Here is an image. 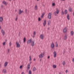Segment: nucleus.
<instances>
[{
  "label": "nucleus",
  "instance_id": "obj_1",
  "mask_svg": "<svg viewBox=\"0 0 74 74\" xmlns=\"http://www.w3.org/2000/svg\"><path fill=\"white\" fill-rule=\"evenodd\" d=\"M56 11H55L54 12V14L56 15V14H59V10H58V8L56 9Z\"/></svg>",
  "mask_w": 74,
  "mask_h": 74
},
{
  "label": "nucleus",
  "instance_id": "obj_2",
  "mask_svg": "<svg viewBox=\"0 0 74 74\" xmlns=\"http://www.w3.org/2000/svg\"><path fill=\"white\" fill-rule=\"evenodd\" d=\"M45 53L43 52L42 53H41L39 56L40 58H42L44 56Z\"/></svg>",
  "mask_w": 74,
  "mask_h": 74
},
{
  "label": "nucleus",
  "instance_id": "obj_3",
  "mask_svg": "<svg viewBox=\"0 0 74 74\" xmlns=\"http://www.w3.org/2000/svg\"><path fill=\"white\" fill-rule=\"evenodd\" d=\"M16 47L17 48H19L21 46L20 45V44H19V43L18 42H16Z\"/></svg>",
  "mask_w": 74,
  "mask_h": 74
},
{
  "label": "nucleus",
  "instance_id": "obj_4",
  "mask_svg": "<svg viewBox=\"0 0 74 74\" xmlns=\"http://www.w3.org/2000/svg\"><path fill=\"white\" fill-rule=\"evenodd\" d=\"M51 15H52V14L50 13H49V14H48V18H49V19H51Z\"/></svg>",
  "mask_w": 74,
  "mask_h": 74
},
{
  "label": "nucleus",
  "instance_id": "obj_5",
  "mask_svg": "<svg viewBox=\"0 0 74 74\" xmlns=\"http://www.w3.org/2000/svg\"><path fill=\"white\" fill-rule=\"evenodd\" d=\"M32 41V39L31 38L29 40H28L27 42V44L28 45L29 44L31 43V42Z\"/></svg>",
  "mask_w": 74,
  "mask_h": 74
},
{
  "label": "nucleus",
  "instance_id": "obj_6",
  "mask_svg": "<svg viewBox=\"0 0 74 74\" xmlns=\"http://www.w3.org/2000/svg\"><path fill=\"white\" fill-rule=\"evenodd\" d=\"M18 13L19 14H21L22 13H24L23 12V11H21V10H19Z\"/></svg>",
  "mask_w": 74,
  "mask_h": 74
},
{
  "label": "nucleus",
  "instance_id": "obj_7",
  "mask_svg": "<svg viewBox=\"0 0 74 74\" xmlns=\"http://www.w3.org/2000/svg\"><path fill=\"white\" fill-rule=\"evenodd\" d=\"M40 38L42 40L44 39V35L41 34L40 36Z\"/></svg>",
  "mask_w": 74,
  "mask_h": 74
},
{
  "label": "nucleus",
  "instance_id": "obj_8",
  "mask_svg": "<svg viewBox=\"0 0 74 74\" xmlns=\"http://www.w3.org/2000/svg\"><path fill=\"white\" fill-rule=\"evenodd\" d=\"M2 3L4 4V5H7L8 3L7 2H5V1H3L2 2Z\"/></svg>",
  "mask_w": 74,
  "mask_h": 74
},
{
  "label": "nucleus",
  "instance_id": "obj_9",
  "mask_svg": "<svg viewBox=\"0 0 74 74\" xmlns=\"http://www.w3.org/2000/svg\"><path fill=\"white\" fill-rule=\"evenodd\" d=\"M51 48H54L55 47V44L53 43V42H52L51 45Z\"/></svg>",
  "mask_w": 74,
  "mask_h": 74
},
{
  "label": "nucleus",
  "instance_id": "obj_10",
  "mask_svg": "<svg viewBox=\"0 0 74 74\" xmlns=\"http://www.w3.org/2000/svg\"><path fill=\"white\" fill-rule=\"evenodd\" d=\"M54 58H56V51H54Z\"/></svg>",
  "mask_w": 74,
  "mask_h": 74
},
{
  "label": "nucleus",
  "instance_id": "obj_11",
  "mask_svg": "<svg viewBox=\"0 0 74 74\" xmlns=\"http://www.w3.org/2000/svg\"><path fill=\"white\" fill-rule=\"evenodd\" d=\"M2 73L4 74H5L7 73V70L5 69H4L3 70Z\"/></svg>",
  "mask_w": 74,
  "mask_h": 74
},
{
  "label": "nucleus",
  "instance_id": "obj_12",
  "mask_svg": "<svg viewBox=\"0 0 74 74\" xmlns=\"http://www.w3.org/2000/svg\"><path fill=\"white\" fill-rule=\"evenodd\" d=\"M31 45L32 47H33L34 45V41H33L31 42Z\"/></svg>",
  "mask_w": 74,
  "mask_h": 74
},
{
  "label": "nucleus",
  "instance_id": "obj_13",
  "mask_svg": "<svg viewBox=\"0 0 74 74\" xmlns=\"http://www.w3.org/2000/svg\"><path fill=\"white\" fill-rule=\"evenodd\" d=\"M27 68L28 70H29L30 69V66L29 64L27 66Z\"/></svg>",
  "mask_w": 74,
  "mask_h": 74
},
{
  "label": "nucleus",
  "instance_id": "obj_14",
  "mask_svg": "<svg viewBox=\"0 0 74 74\" xmlns=\"http://www.w3.org/2000/svg\"><path fill=\"white\" fill-rule=\"evenodd\" d=\"M1 32L3 36H4L5 34V32H4V31L3 30H2Z\"/></svg>",
  "mask_w": 74,
  "mask_h": 74
},
{
  "label": "nucleus",
  "instance_id": "obj_15",
  "mask_svg": "<svg viewBox=\"0 0 74 74\" xmlns=\"http://www.w3.org/2000/svg\"><path fill=\"white\" fill-rule=\"evenodd\" d=\"M64 33H66L67 32V28H65L63 30Z\"/></svg>",
  "mask_w": 74,
  "mask_h": 74
},
{
  "label": "nucleus",
  "instance_id": "obj_16",
  "mask_svg": "<svg viewBox=\"0 0 74 74\" xmlns=\"http://www.w3.org/2000/svg\"><path fill=\"white\" fill-rule=\"evenodd\" d=\"M3 17H0V21H1V22H3Z\"/></svg>",
  "mask_w": 74,
  "mask_h": 74
},
{
  "label": "nucleus",
  "instance_id": "obj_17",
  "mask_svg": "<svg viewBox=\"0 0 74 74\" xmlns=\"http://www.w3.org/2000/svg\"><path fill=\"white\" fill-rule=\"evenodd\" d=\"M67 18L69 21V20L70 19V15L69 14H67Z\"/></svg>",
  "mask_w": 74,
  "mask_h": 74
},
{
  "label": "nucleus",
  "instance_id": "obj_18",
  "mask_svg": "<svg viewBox=\"0 0 74 74\" xmlns=\"http://www.w3.org/2000/svg\"><path fill=\"white\" fill-rule=\"evenodd\" d=\"M8 64V62H6L4 64V66L5 67H6L7 66V64Z\"/></svg>",
  "mask_w": 74,
  "mask_h": 74
},
{
  "label": "nucleus",
  "instance_id": "obj_19",
  "mask_svg": "<svg viewBox=\"0 0 74 74\" xmlns=\"http://www.w3.org/2000/svg\"><path fill=\"white\" fill-rule=\"evenodd\" d=\"M46 20H45L44 21V22L43 23V25H44V26L45 27V25H46Z\"/></svg>",
  "mask_w": 74,
  "mask_h": 74
},
{
  "label": "nucleus",
  "instance_id": "obj_20",
  "mask_svg": "<svg viewBox=\"0 0 74 74\" xmlns=\"http://www.w3.org/2000/svg\"><path fill=\"white\" fill-rule=\"evenodd\" d=\"M51 21L49 20L48 22V25H50L51 24Z\"/></svg>",
  "mask_w": 74,
  "mask_h": 74
},
{
  "label": "nucleus",
  "instance_id": "obj_21",
  "mask_svg": "<svg viewBox=\"0 0 74 74\" xmlns=\"http://www.w3.org/2000/svg\"><path fill=\"white\" fill-rule=\"evenodd\" d=\"M64 14H65V15H66V14H67V10H65Z\"/></svg>",
  "mask_w": 74,
  "mask_h": 74
},
{
  "label": "nucleus",
  "instance_id": "obj_22",
  "mask_svg": "<svg viewBox=\"0 0 74 74\" xmlns=\"http://www.w3.org/2000/svg\"><path fill=\"white\" fill-rule=\"evenodd\" d=\"M36 70V67H34L33 68V71H35Z\"/></svg>",
  "mask_w": 74,
  "mask_h": 74
},
{
  "label": "nucleus",
  "instance_id": "obj_23",
  "mask_svg": "<svg viewBox=\"0 0 74 74\" xmlns=\"http://www.w3.org/2000/svg\"><path fill=\"white\" fill-rule=\"evenodd\" d=\"M67 38V35H66L65 36H64V40H66V39Z\"/></svg>",
  "mask_w": 74,
  "mask_h": 74
},
{
  "label": "nucleus",
  "instance_id": "obj_24",
  "mask_svg": "<svg viewBox=\"0 0 74 74\" xmlns=\"http://www.w3.org/2000/svg\"><path fill=\"white\" fill-rule=\"evenodd\" d=\"M34 9L35 10H37V5H35Z\"/></svg>",
  "mask_w": 74,
  "mask_h": 74
},
{
  "label": "nucleus",
  "instance_id": "obj_25",
  "mask_svg": "<svg viewBox=\"0 0 74 74\" xmlns=\"http://www.w3.org/2000/svg\"><path fill=\"white\" fill-rule=\"evenodd\" d=\"M53 67L54 69H56V65H53Z\"/></svg>",
  "mask_w": 74,
  "mask_h": 74
},
{
  "label": "nucleus",
  "instance_id": "obj_26",
  "mask_svg": "<svg viewBox=\"0 0 74 74\" xmlns=\"http://www.w3.org/2000/svg\"><path fill=\"white\" fill-rule=\"evenodd\" d=\"M71 36H73V34H74V32L73 31L71 32Z\"/></svg>",
  "mask_w": 74,
  "mask_h": 74
},
{
  "label": "nucleus",
  "instance_id": "obj_27",
  "mask_svg": "<svg viewBox=\"0 0 74 74\" xmlns=\"http://www.w3.org/2000/svg\"><path fill=\"white\" fill-rule=\"evenodd\" d=\"M44 13H43L41 16V18H43V17H44Z\"/></svg>",
  "mask_w": 74,
  "mask_h": 74
},
{
  "label": "nucleus",
  "instance_id": "obj_28",
  "mask_svg": "<svg viewBox=\"0 0 74 74\" xmlns=\"http://www.w3.org/2000/svg\"><path fill=\"white\" fill-rule=\"evenodd\" d=\"M32 71H31V70H29V74H32Z\"/></svg>",
  "mask_w": 74,
  "mask_h": 74
},
{
  "label": "nucleus",
  "instance_id": "obj_29",
  "mask_svg": "<svg viewBox=\"0 0 74 74\" xmlns=\"http://www.w3.org/2000/svg\"><path fill=\"white\" fill-rule=\"evenodd\" d=\"M29 58L30 59L29 60V61H31L32 60V56H29Z\"/></svg>",
  "mask_w": 74,
  "mask_h": 74
},
{
  "label": "nucleus",
  "instance_id": "obj_30",
  "mask_svg": "<svg viewBox=\"0 0 74 74\" xmlns=\"http://www.w3.org/2000/svg\"><path fill=\"white\" fill-rule=\"evenodd\" d=\"M64 13L63 11H62V12H61V15H64Z\"/></svg>",
  "mask_w": 74,
  "mask_h": 74
},
{
  "label": "nucleus",
  "instance_id": "obj_31",
  "mask_svg": "<svg viewBox=\"0 0 74 74\" xmlns=\"http://www.w3.org/2000/svg\"><path fill=\"white\" fill-rule=\"evenodd\" d=\"M23 41L24 42H26V38H24Z\"/></svg>",
  "mask_w": 74,
  "mask_h": 74
},
{
  "label": "nucleus",
  "instance_id": "obj_32",
  "mask_svg": "<svg viewBox=\"0 0 74 74\" xmlns=\"http://www.w3.org/2000/svg\"><path fill=\"white\" fill-rule=\"evenodd\" d=\"M69 10L70 12H71L72 11V9L71 8H70Z\"/></svg>",
  "mask_w": 74,
  "mask_h": 74
},
{
  "label": "nucleus",
  "instance_id": "obj_33",
  "mask_svg": "<svg viewBox=\"0 0 74 74\" xmlns=\"http://www.w3.org/2000/svg\"><path fill=\"white\" fill-rule=\"evenodd\" d=\"M56 47H58V43L57 42H56Z\"/></svg>",
  "mask_w": 74,
  "mask_h": 74
},
{
  "label": "nucleus",
  "instance_id": "obj_34",
  "mask_svg": "<svg viewBox=\"0 0 74 74\" xmlns=\"http://www.w3.org/2000/svg\"><path fill=\"white\" fill-rule=\"evenodd\" d=\"M65 63H66L64 61L63 62V65L64 66V65H65Z\"/></svg>",
  "mask_w": 74,
  "mask_h": 74
},
{
  "label": "nucleus",
  "instance_id": "obj_35",
  "mask_svg": "<svg viewBox=\"0 0 74 74\" xmlns=\"http://www.w3.org/2000/svg\"><path fill=\"white\" fill-rule=\"evenodd\" d=\"M52 5L53 6H55V4L54 3H53V4H52Z\"/></svg>",
  "mask_w": 74,
  "mask_h": 74
},
{
  "label": "nucleus",
  "instance_id": "obj_36",
  "mask_svg": "<svg viewBox=\"0 0 74 74\" xmlns=\"http://www.w3.org/2000/svg\"><path fill=\"white\" fill-rule=\"evenodd\" d=\"M36 32L35 31V32H34V34H34V35H36Z\"/></svg>",
  "mask_w": 74,
  "mask_h": 74
},
{
  "label": "nucleus",
  "instance_id": "obj_37",
  "mask_svg": "<svg viewBox=\"0 0 74 74\" xmlns=\"http://www.w3.org/2000/svg\"><path fill=\"white\" fill-rule=\"evenodd\" d=\"M38 21H41V18H40V17L39 18Z\"/></svg>",
  "mask_w": 74,
  "mask_h": 74
},
{
  "label": "nucleus",
  "instance_id": "obj_38",
  "mask_svg": "<svg viewBox=\"0 0 74 74\" xmlns=\"http://www.w3.org/2000/svg\"><path fill=\"white\" fill-rule=\"evenodd\" d=\"M23 66L22 65L21 66H20V69H22V66Z\"/></svg>",
  "mask_w": 74,
  "mask_h": 74
},
{
  "label": "nucleus",
  "instance_id": "obj_39",
  "mask_svg": "<svg viewBox=\"0 0 74 74\" xmlns=\"http://www.w3.org/2000/svg\"><path fill=\"white\" fill-rule=\"evenodd\" d=\"M3 45H5V42H4L3 44Z\"/></svg>",
  "mask_w": 74,
  "mask_h": 74
},
{
  "label": "nucleus",
  "instance_id": "obj_40",
  "mask_svg": "<svg viewBox=\"0 0 74 74\" xmlns=\"http://www.w3.org/2000/svg\"><path fill=\"white\" fill-rule=\"evenodd\" d=\"M10 49H8V53H9V52H10Z\"/></svg>",
  "mask_w": 74,
  "mask_h": 74
},
{
  "label": "nucleus",
  "instance_id": "obj_41",
  "mask_svg": "<svg viewBox=\"0 0 74 74\" xmlns=\"http://www.w3.org/2000/svg\"><path fill=\"white\" fill-rule=\"evenodd\" d=\"M11 42L10 43V46L11 47Z\"/></svg>",
  "mask_w": 74,
  "mask_h": 74
},
{
  "label": "nucleus",
  "instance_id": "obj_42",
  "mask_svg": "<svg viewBox=\"0 0 74 74\" xmlns=\"http://www.w3.org/2000/svg\"><path fill=\"white\" fill-rule=\"evenodd\" d=\"M67 72H68V70H66L65 71V72L66 73H67Z\"/></svg>",
  "mask_w": 74,
  "mask_h": 74
},
{
  "label": "nucleus",
  "instance_id": "obj_43",
  "mask_svg": "<svg viewBox=\"0 0 74 74\" xmlns=\"http://www.w3.org/2000/svg\"><path fill=\"white\" fill-rule=\"evenodd\" d=\"M17 20H18V18L16 17V21H17Z\"/></svg>",
  "mask_w": 74,
  "mask_h": 74
},
{
  "label": "nucleus",
  "instance_id": "obj_44",
  "mask_svg": "<svg viewBox=\"0 0 74 74\" xmlns=\"http://www.w3.org/2000/svg\"><path fill=\"white\" fill-rule=\"evenodd\" d=\"M72 61L73 62H74V58H73Z\"/></svg>",
  "mask_w": 74,
  "mask_h": 74
},
{
  "label": "nucleus",
  "instance_id": "obj_45",
  "mask_svg": "<svg viewBox=\"0 0 74 74\" xmlns=\"http://www.w3.org/2000/svg\"><path fill=\"white\" fill-rule=\"evenodd\" d=\"M32 37H33V38L35 37V35H33V36H32Z\"/></svg>",
  "mask_w": 74,
  "mask_h": 74
},
{
  "label": "nucleus",
  "instance_id": "obj_46",
  "mask_svg": "<svg viewBox=\"0 0 74 74\" xmlns=\"http://www.w3.org/2000/svg\"><path fill=\"white\" fill-rule=\"evenodd\" d=\"M1 7H2V8H3V7H4V6L3 5H1Z\"/></svg>",
  "mask_w": 74,
  "mask_h": 74
},
{
  "label": "nucleus",
  "instance_id": "obj_47",
  "mask_svg": "<svg viewBox=\"0 0 74 74\" xmlns=\"http://www.w3.org/2000/svg\"><path fill=\"white\" fill-rule=\"evenodd\" d=\"M27 9L25 10V12L26 13H27Z\"/></svg>",
  "mask_w": 74,
  "mask_h": 74
},
{
  "label": "nucleus",
  "instance_id": "obj_48",
  "mask_svg": "<svg viewBox=\"0 0 74 74\" xmlns=\"http://www.w3.org/2000/svg\"><path fill=\"white\" fill-rule=\"evenodd\" d=\"M19 42L20 43V44H21V40H19Z\"/></svg>",
  "mask_w": 74,
  "mask_h": 74
},
{
  "label": "nucleus",
  "instance_id": "obj_49",
  "mask_svg": "<svg viewBox=\"0 0 74 74\" xmlns=\"http://www.w3.org/2000/svg\"><path fill=\"white\" fill-rule=\"evenodd\" d=\"M65 51H64L63 52V54H64V53H65Z\"/></svg>",
  "mask_w": 74,
  "mask_h": 74
},
{
  "label": "nucleus",
  "instance_id": "obj_50",
  "mask_svg": "<svg viewBox=\"0 0 74 74\" xmlns=\"http://www.w3.org/2000/svg\"><path fill=\"white\" fill-rule=\"evenodd\" d=\"M21 74H25V73H24V72H23Z\"/></svg>",
  "mask_w": 74,
  "mask_h": 74
},
{
  "label": "nucleus",
  "instance_id": "obj_51",
  "mask_svg": "<svg viewBox=\"0 0 74 74\" xmlns=\"http://www.w3.org/2000/svg\"><path fill=\"white\" fill-rule=\"evenodd\" d=\"M20 34H21V32H20L19 34V36H20Z\"/></svg>",
  "mask_w": 74,
  "mask_h": 74
},
{
  "label": "nucleus",
  "instance_id": "obj_52",
  "mask_svg": "<svg viewBox=\"0 0 74 74\" xmlns=\"http://www.w3.org/2000/svg\"><path fill=\"white\" fill-rule=\"evenodd\" d=\"M48 59H49V58H50V57L49 56H48Z\"/></svg>",
  "mask_w": 74,
  "mask_h": 74
},
{
  "label": "nucleus",
  "instance_id": "obj_53",
  "mask_svg": "<svg viewBox=\"0 0 74 74\" xmlns=\"http://www.w3.org/2000/svg\"><path fill=\"white\" fill-rule=\"evenodd\" d=\"M48 30H49V27H48L47 28Z\"/></svg>",
  "mask_w": 74,
  "mask_h": 74
},
{
  "label": "nucleus",
  "instance_id": "obj_54",
  "mask_svg": "<svg viewBox=\"0 0 74 74\" xmlns=\"http://www.w3.org/2000/svg\"><path fill=\"white\" fill-rule=\"evenodd\" d=\"M35 60H36V59H35V58H34V61H35Z\"/></svg>",
  "mask_w": 74,
  "mask_h": 74
},
{
  "label": "nucleus",
  "instance_id": "obj_55",
  "mask_svg": "<svg viewBox=\"0 0 74 74\" xmlns=\"http://www.w3.org/2000/svg\"><path fill=\"white\" fill-rule=\"evenodd\" d=\"M1 64H0V67H1Z\"/></svg>",
  "mask_w": 74,
  "mask_h": 74
},
{
  "label": "nucleus",
  "instance_id": "obj_56",
  "mask_svg": "<svg viewBox=\"0 0 74 74\" xmlns=\"http://www.w3.org/2000/svg\"><path fill=\"white\" fill-rule=\"evenodd\" d=\"M7 42V39H6L5 40V42Z\"/></svg>",
  "mask_w": 74,
  "mask_h": 74
},
{
  "label": "nucleus",
  "instance_id": "obj_57",
  "mask_svg": "<svg viewBox=\"0 0 74 74\" xmlns=\"http://www.w3.org/2000/svg\"><path fill=\"white\" fill-rule=\"evenodd\" d=\"M59 74H62V73H61V72H60L59 73Z\"/></svg>",
  "mask_w": 74,
  "mask_h": 74
},
{
  "label": "nucleus",
  "instance_id": "obj_58",
  "mask_svg": "<svg viewBox=\"0 0 74 74\" xmlns=\"http://www.w3.org/2000/svg\"><path fill=\"white\" fill-rule=\"evenodd\" d=\"M15 12H16V11H17V10H15Z\"/></svg>",
  "mask_w": 74,
  "mask_h": 74
},
{
  "label": "nucleus",
  "instance_id": "obj_59",
  "mask_svg": "<svg viewBox=\"0 0 74 74\" xmlns=\"http://www.w3.org/2000/svg\"><path fill=\"white\" fill-rule=\"evenodd\" d=\"M62 0V1H65V0Z\"/></svg>",
  "mask_w": 74,
  "mask_h": 74
},
{
  "label": "nucleus",
  "instance_id": "obj_60",
  "mask_svg": "<svg viewBox=\"0 0 74 74\" xmlns=\"http://www.w3.org/2000/svg\"><path fill=\"white\" fill-rule=\"evenodd\" d=\"M29 64H31V62H30Z\"/></svg>",
  "mask_w": 74,
  "mask_h": 74
},
{
  "label": "nucleus",
  "instance_id": "obj_61",
  "mask_svg": "<svg viewBox=\"0 0 74 74\" xmlns=\"http://www.w3.org/2000/svg\"><path fill=\"white\" fill-rule=\"evenodd\" d=\"M0 29H1V26L0 25Z\"/></svg>",
  "mask_w": 74,
  "mask_h": 74
},
{
  "label": "nucleus",
  "instance_id": "obj_62",
  "mask_svg": "<svg viewBox=\"0 0 74 74\" xmlns=\"http://www.w3.org/2000/svg\"><path fill=\"white\" fill-rule=\"evenodd\" d=\"M37 0V1H38L39 0Z\"/></svg>",
  "mask_w": 74,
  "mask_h": 74
},
{
  "label": "nucleus",
  "instance_id": "obj_63",
  "mask_svg": "<svg viewBox=\"0 0 74 74\" xmlns=\"http://www.w3.org/2000/svg\"><path fill=\"white\" fill-rule=\"evenodd\" d=\"M40 61H41V59L40 60Z\"/></svg>",
  "mask_w": 74,
  "mask_h": 74
},
{
  "label": "nucleus",
  "instance_id": "obj_64",
  "mask_svg": "<svg viewBox=\"0 0 74 74\" xmlns=\"http://www.w3.org/2000/svg\"><path fill=\"white\" fill-rule=\"evenodd\" d=\"M10 0V1H11V0Z\"/></svg>",
  "mask_w": 74,
  "mask_h": 74
}]
</instances>
